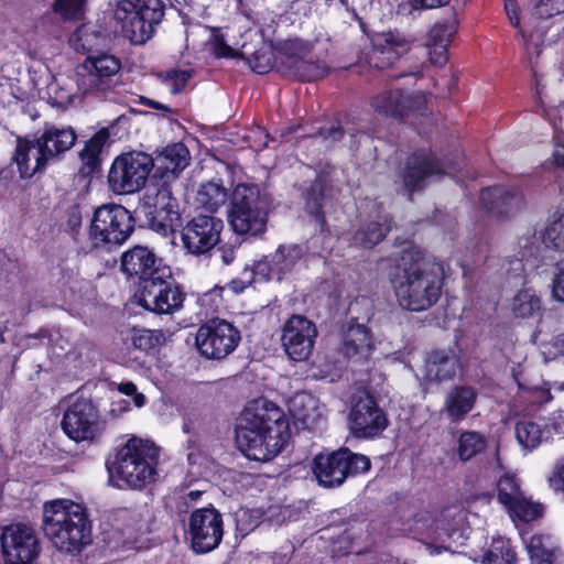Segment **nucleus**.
Segmentation results:
<instances>
[{"label":"nucleus","instance_id":"39448f33","mask_svg":"<svg viewBox=\"0 0 564 564\" xmlns=\"http://www.w3.org/2000/svg\"><path fill=\"white\" fill-rule=\"evenodd\" d=\"M159 448L149 440L131 436L119 448L112 471L121 484L141 489L155 480Z\"/></svg>","mask_w":564,"mask_h":564},{"label":"nucleus","instance_id":"e2e57ef3","mask_svg":"<svg viewBox=\"0 0 564 564\" xmlns=\"http://www.w3.org/2000/svg\"><path fill=\"white\" fill-rule=\"evenodd\" d=\"M552 163L557 166L564 169V137L556 135L554 142V149L552 151Z\"/></svg>","mask_w":564,"mask_h":564},{"label":"nucleus","instance_id":"423d86ee","mask_svg":"<svg viewBox=\"0 0 564 564\" xmlns=\"http://www.w3.org/2000/svg\"><path fill=\"white\" fill-rule=\"evenodd\" d=\"M164 10L162 0H120L113 10V19L122 36L140 45L153 36Z\"/></svg>","mask_w":564,"mask_h":564},{"label":"nucleus","instance_id":"69168bd1","mask_svg":"<svg viewBox=\"0 0 564 564\" xmlns=\"http://www.w3.org/2000/svg\"><path fill=\"white\" fill-rule=\"evenodd\" d=\"M448 0H411V4L414 9H433L444 6Z\"/></svg>","mask_w":564,"mask_h":564},{"label":"nucleus","instance_id":"e433bc0d","mask_svg":"<svg viewBox=\"0 0 564 564\" xmlns=\"http://www.w3.org/2000/svg\"><path fill=\"white\" fill-rule=\"evenodd\" d=\"M227 200L225 187L217 182L202 184L195 195L194 205L197 209L209 213L217 212Z\"/></svg>","mask_w":564,"mask_h":564},{"label":"nucleus","instance_id":"58836bf2","mask_svg":"<svg viewBox=\"0 0 564 564\" xmlns=\"http://www.w3.org/2000/svg\"><path fill=\"white\" fill-rule=\"evenodd\" d=\"M129 341L135 349L150 354L166 341V336L161 329H145L133 327L127 336Z\"/></svg>","mask_w":564,"mask_h":564},{"label":"nucleus","instance_id":"09e8293b","mask_svg":"<svg viewBox=\"0 0 564 564\" xmlns=\"http://www.w3.org/2000/svg\"><path fill=\"white\" fill-rule=\"evenodd\" d=\"M87 0H54L53 11L63 19H78L85 9Z\"/></svg>","mask_w":564,"mask_h":564},{"label":"nucleus","instance_id":"13d9d810","mask_svg":"<svg viewBox=\"0 0 564 564\" xmlns=\"http://www.w3.org/2000/svg\"><path fill=\"white\" fill-rule=\"evenodd\" d=\"M223 292L224 288L216 285L212 290L202 294L199 297L202 306H205L210 311H217L223 304Z\"/></svg>","mask_w":564,"mask_h":564},{"label":"nucleus","instance_id":"c9c22d12","mask_svg":"<svg viewBox=\"0 0 564 564\" xmlns=\"http://www.w3.org/2000/svg\"><path fill=\"white\" fill-rule=\"evenodd\" d=\"M531 564H563V554L550 536L533 535L527 542Z\"/></svg>","mask_w":564,"mask_h":564},{"label":"nucleus","instance_id":"4c0bfd02","mask_svg":"<svg viewBox=\"0 0 564 564\" xmlns=\"http://www.w3.org/2000/svg\"><path fill=\"white\" fill-rule=\"evenodd\" d=\"M386 216L378 215L375 220L362 225L354 235V242L364 248H372L379 243L389 231Z\"/></svg>","mask_w":564,"mask_h":564},{"label":"nucleus","instance_id":"7ed1b4c3","mask_svg":"<svg viewBox=\"0 0 564 564\" xmlns=\"http://www.w3.org/2000/svg\"><path fill=\"white\" fill-rule=\"evenodd\" d=\"M42 529L53 547L66 554L79 553L91 542L87 510L70 499H53L43 503Z\"/></svg>","mask_w":564,"mask_h":564},{"label":"nucleus","instance_id":"9d476101","mask_svg":"<svg viewBox=\"0 0 564 564\" xmlns=\"http://www.w3.org/2000/svg\"><path fill=\"white\" fill-rule=\"evenodd\" d=\"M61 425L64 433L74 442L90 444L102 435L106 422L91 400L79 398L68 405Z\"/></svg>","mask_w":564,"mask_h":564},{"label":"nucleus","instance_id":"f3484780","mask_svg":"<svg viewBox=\"0 0 564 564\" xmlns=\"http://www.w3.org/2000/svg\"><path fill=\"white\" fill-rule=\"evenodd\" d=\"M187 532L194 552H210L218 547L223 540V517L215 508L197 509L189 516Z\"/></svg>","mask_w":564,"mask_h":564},{"label":"nucleus","instance_id":"f257e3e1","mask_svg":"<svg viewBox=\"0 0 564 564\" xmlns=\"http://www.w3.org/2000/svg\"><path fill=\"white\" fill-rule=\"evenodd\" d=\"M288 440V421L272 403L256 401L241 413L236 443L248 458L270 460L282 451Z\"/></svg>","mask_w":564,"mask_h":564},{"label":"nucleus","instance_id":"ea45409f","mask_svg":"<svg viewBox=\"0 0 564 564\" xmlns=\"http://www.w3.org/2000/svg\"><path fill=\"white\" fill-rule=\"evenodd\" d=\"M542 238L547 248L564 251V210H556L549 217Z\"/></svg>","mask_w":564,"mask_h":564},{"label":"nucleus","instance_id":"7c9ffc66","mask_svg":"<svg viewBox=\"0 0 564 564\" xmlns=\"http://www.w3.org/2000/svg\"><path fill=\"white\" fill-rule=\"evenodd\" d=\"M477 391L473 387H454L445 397L444 409L452 422L462 421L474 408Z\"/></svg>","mask_w":564,"mask_h":564},{"label":"nucleus","instance_id":"20e7f679","mask_svg":"<svg viewBox=\"0 0 564 564\" xmlns=\"http://www.w3.org/2000/svg\"><path fill=\"white\" fill-rule=\"evenodd\" d=\"M411 530L432 542L426 544L431 554L454 552L469 535L467 511L459 507H449L442 510L436 518L427 511L420 512L413 518Z\"/></svg>","mask_w":564,"mask_h":564},{"label":"nucleus","instance_id":"0eeeda50","mask_svg":"<svg viewBox=\"0 0 564 564\" xmlns=\"http://www.w3.org/2000/svg\"><path fill=\"white\" fill-rule=\"evenodd\" d=\"M228 221L238 235L258 236L264 232L268 207L257 185L240 183L235 186L230 196Z\"/></svg>","mask_w":564,"mask_h":564},{"label":"nucleus","instance_id":"de8ad7c7","mask_svg":"<svg viewBox=\"0 0 564 564\" xmlns=\"http://www.w3.org/2000/svg\"><path fill=\"white\" fill-rule=\"evenodd\" d=\"M307 48L305 46L301 47V53L299 56H294L293 67L295 70L302 76L304 79L313 80L322 77L324 75V68L318 65L306 61Z\"/></svg>","mask_w":564,"mask_h":564},{"label":"nucleus","instance_id":"0e129e2a","mask_svg":"<svg viewBox=\"0 0 564 564\" xmlns=\"http://www.w3.org/2000/svg\"><path fill=\"white\" fill-rule=\"evenodd\" d=\"M535 239L533 236H522L518 239V247L520 248L519 254L521 259L531 257L534 254Z\"/></svg>","mask_w":564,"mask_h":564},{"label":"nucleus","instance_id":"338daca9","mask_svg":"<svg viewBox=\"0 0 564 564\" xmlns=\"http://www.w3.org/2000/svg\"><path fill=\"white\" fill-rule=\"evenodd\" d=\"M140 102L144 106H148L153 109H158V110L162 111L164 117H170L173 112L172 109L170 107H167L166 105L158 102V101L147 98V97H141Z\"/></svg>","mask_w":564,"mask_h":564},{"label":"nucleus","instance_id":"393cba45","mask_svg":"<svg viewBox=\"0 0 564 564\" xmlns=\"http://www.w3.org/2000/svg\"><path fill=\"white\" fill-rule=\"evenodd\" d=\"M480 203L491 213L509 216L521 210L525 205L522 193L502 186L485 188L480 192Z\"/></svg>","mask_w":564,"mask_h":564},{"label":"nucleus","instance_id":"603ef678","mask_svg":"<svg viewBox=\"0 0 564 564\" xmlns=\"http://www.w3.org/2000/svg\"><path fill=\"white\" fill-rule=\"evenodd\" d=\"M263 513L260 509H240L237 512L238 529L248 533L262 522Z\"/></svg>","mask_w":564,"mask_h":564},{"label":"nucleus","instance_id":"c756f323","mask_svg":"<svg viewBox=\"0 0 564 564\" xmlns=\"http://www.w3.org/2000/svg\"><path fill=\"white\" fill-rule=\"evenodd\" d=\"M509 311L513 318L529 321L540 318L543 313L542 296L532 286L518 290L511 297Z\"/></svg>","mask_w":564,"mask_h":564},{"label":"nucleus","instance_id":"4d7b16f0","mask_svg":"<svg viewBox=\"0 0 564 564\" xmlns=\"http://www.w3.org/2000/svg\"><path fill=\"white\" fill-rule=\"evenodd\" d=\"M550 288L552 300L564 303V260L558 263Z\"/></svg>","mask_w":564,"mask_h":564},{"label":"nucleus","instance_id":"4468645a","mask_svg":"<svg viewBox=\"0 0 564 564\" xmlns=\"http://www.w3.org/2000/svg\"><path fill=\"white\" fill-rule=\"evenodd\" d=\"M239 329L225 319H212L196 333V346L200 355L209 359H223L240 343Z\"/></svg>","mask_w":564,"mask_h":564},{"label":"nucleus","instance_id":"79ce46f5","mask_svg":"<svg viewBox=\"0 0 564 564\" xmlns=\"http://www.w3.org/2000/svg\"><path fill=\"white\" fill-rule=\"evenodd\" d=\"M105 39L96 25L83 24L72 35L70 43L77 51L89 52L102 45Z\"/></svg>","mask_w":564,"mask_h":564},{"label":"nucleus","instance_id":"8fccbe9b","mask_svg":"<svg viewBox=\"0 0 564 564\" xmlns=\"http://www.w3.org/2000/svg\"><path fill=\"white\" fill-rule=\"evenodd\" d=\"M108 139L107 132L100 131L97 132L93 138H90L84 149L80 152L82 159L89 165H94L97 162L98 155L102 150L106 141Z\"/></svg>","mask_w":564,"mask_h":564},{"label":"nucleus","instance_id":"6ab92c4d","mask_svg":"<svg viewBox=\"0 0 564 564\" xmlns=\"http://www.w3.org/2000/svg\"><path fill=\"white\" fill-rule=\"evenodd\" d=\"M119 69L120 62L112 55L89 56L77 67V87L83 94L104 90Z\"/></svg>","mask_w":564,"mask_h":564},{"label":"nucleus","instance_id":"6e6552de","mask_svg":"<svg viewBox=\"0 0 564 564\" xmlns=\"http://www.w3.org/2000/svg\"><path fill=\"white\" fill-rule=\"evenodd\" d=\"M370 465V459L367 456L341 448L333 453L316 455L312 462V471L319 485L337 487L349 475H359L368 471Z\"/></svg>","mask_w":564,"mask_h":564},{"label":"nucleus","instance_id":"473e14b6","mask_svg":"<svg viewBox=\"0 0 564 564\" xmlns=\"http://www.w3.org/2000/svg\"><path fill=\"white\" fill-rule=\"evenodd\" d=\"M343 351L351 358H367L372 351V340L362 324H349L343 335Z\"/></svg>","mask_w":564,"mask_h":564},{"label":"nucleus","instance_id":"b1692460","mask_svg":"<svg viewBox=\"0 0 564 564\" xmlns=\"http://www.w3.org/2000/svg\"><path fill=\"white\" fill-rule=\"evenodd\" d=\"M121 268L128 276L139 278L142 284L145 283V280L159 275V272L167 270L160 268L155 254L143 246H135L126 251L121 257Z\"/></svg>","mask_w":564,"mask_h":564},{"label":"nucleus","instance_id":"bb28decb","mask_svg":"<svg viewBox=\"0 0 564 564\" xmlns=\"http://www.w3.org/2000/svg\"><path fill=\"white\" fill-rule=\"evenodd\" d=\"M426 102L425 96L416 93L406 97L401 101V94L399 91H383L375 96L371 100L372 108L384 116L398 117L403 116L405 109L420 110Z\"/></svg>","mask_w":564,"mask_h":564},{"label":"nucleus","instance_id":"5701e85b","mask_svg":"<svg viewBox=\"0 0 564 564\" xmlns=\"http://www.w3.org/2000/svg\"><path fill=\"white\" fill-rule=\"evenodd\" d=\"M304 256L302 247L296 245L280 246L270 259H265L256 265L259 274L268 279L281 280L284 275L291 273L301 262Z\"/></svg>","mask_w":564,"mask_h":564},{"label":"nucleus","instance_id":"cd10ccee","mask_svg":"<svg viewBox=\"0 0 564 564\" xmlns=\"http://www.w3.org/2000/svg\"><path fill=\"white\" fill-rule=\"evenodd\" d=\"M440 173H442V169L435 156L421 152L409 158L403 182L409 189L414 191L422 187L426 178Z\"/></svg>","mask_w":564,"mask_h":564},{"label":"nucleus","instance_id":"2eb2a0df","mask_svg":"<svg viewBox=\"0 0 564 564\" xmlns=\"http://www.w3.org/2000/svg\"><path fill=\"white\" fill-rule=\"evenodd\" d=\"M144 205L149 208L150 227L166 237L182 227L177 199L173 196L170 185L148 189Z\"/></svg>","mask_w":564,"mask_h":564},{"label":"nucleus","instance_id":"4be33fe9","mask_svg":"<svg viewBox=\"0 0 564 564\" xmlns=\"http://www.w3.org/2000/svg\"><path fill=\"white\" fill-rule=\"evenodd\" d=\"M410 48V41L398 32L377 34L372 40V48L368 64L378 69L392 66Z\"/></svg>","mask_w":564,"mask_h":564},{"label":"nucleus","instance_id":"dca6fc26","mask_svg":"<svg viewBox=\"0 0 564 564\" xmlns=\"http://www.w3.org/2000/svg\"><path fill=\"white\" fill-rule=\"evenodd\" d=\"M316 325L303 315L288 318L281 332V345L286 357L295 362L306 361L314 350Z\"/></svg>","mask_w":564,"mask_h":564},{"label":"nucleus","instance_id":"f03ea898","mask_svg":"<svg viewBox=\"0 0 564 564\" xmlns=\"http://www.w3.org/2000/svg\"><path fill=\"white\" fill-rule=\"evenodd\" d=\"M388 275L399 305L405 310L425 311L434 305L441 295V265L421 259L413 250H403Z\"/></svg>","mask_w":564,"mask_h":564},{"label":"nucleus","instance_id":"412c9836","mask_svg":"<svg viewBox=\"0 0 564 564\" xmlns=\"http://www.w3.org/2000/svg\"><path fill=\"white\" fill-rule=\"evenodd\" d=\"M460 368L459 357L453 349L435 348L425 354L424 362L416 377L441 383L454 379Z\"/></svg>","mask_w":564,"mask_h":564},{"label":"nucleus","instance_id":"5fc2aeb1","mask_svg":"<svg viewBox=\"0 0 564 564\" xmlns=\"http://www.w3.org/2000/svg\"><path fill=\"white\" fill-rule=\"evenodd\" d=\"M540 350L546 362L564 355V332L554 336L551 340L541 344Z\"/></svg>","mask_w":564,"mask_h":564},{"label":"nucleus","instance_id":"aec40b11","mask_svg":"<svg viewBox=\"0 0 564 564\" xmlns=\"http://www.w3.org/2000/svg\"><path fill=\"white\" fill-rule=\"evenodd\" d=\"M388 420L377 402L369 398H361L351 408L349 426L357 437L371 438L384 431Z\"/></svg>","mask_w":564,"mask_h":564},{"label":"nucleus","instance_id":"37998d69","mask_svg":"<svg viewBox=\"0 0 564 564\" xmlns=\"http://www.w3.org/2000/svg\"><path fill=\"white\" fill-rule=\"evenodd\" d=\"M486 446L485 437L475 431H467L459 435L457 454L460 460L467 462L479 454Z\"/></svg>","mask_w":564,"mask_h":564},{"label":"nucleus","instance_id":"c03bdc74","mask_svg":"<svg viewBox=\"0 0 564 564\" xmlns=\"http://www.w3.org/2000/svg\"><path fill=\"white\" fill-rule=\"evenodd\" d=\"M513 521L530 522L540 518L543 513V506L527 498L525 495L518 502L507 508Z\"/></svg>","mask_w":564,"mask_h":564},{"label":"nucleus","instance_id":"6e6d98bb","mask_svg":"<svg viewBox=\"0 0 564 564\" xmlns=\"http://www.w3.org/2000/svg\"><path fill=\"white\" fill-rule=\"evenodd\" d=\"M564 12V0H540L534 9V14L546 19Z\"/></svg>","mask_w":564,"mask_h":564},{"label":"nucleus","instance_id":"2f4dec72","mask_svg":"<svg viewBox=\"0 0 564 564\" xmlns=\"http://www.w3.org/2000/svg\"><path fill=\"white\" fill-rule=\"evenodd\" d=\"M551 436V430L543 420L524 419L516 424V438L528 452L539 447Z\"/></svg>","mask_w":564,"mask_h":564},{"label":"nucleus","instance_id":"1a4fd4ad","mask_svg":"<svg viewBox=\"0 0 564 564\" xmlns=\"http://www.w3.org/2000/svg\"><path fill=\"white\" fill-rule=\"evenodd\" d=\"M154 167L153 158L142 151H131L117 156L108 173L109 188L115 194H133L147 183Z\"/></svg>","mask_w":564,"mask_h":564},{"label":"nucleus","instance_id":"bf43d9fd","mask_svg":"<svg viewBox=\"0 0 564 564\" xmlns=\"http://www.w3.org/2000/svg\"><path fill=\"white\" fill-rule=\"evenodd\" d=\"M118 391L124 395L132 397L137 408H142L145 404L144 394L138 392L137 386L130 381L119 383Z\"/></svg>","mask_w":564,"mask_h":564},{"label":"nucleus","instance_id":"9b49d317","mask_svg":"<svg viewBox=\"0 0 564 564\" xmlns=\"http://www.w3.org/2000/svg\"><path fill=\"white\" fill-rule=\"evenodd\" d=\"M134 229L131 213L118 204H105L94 212L89 235L96 242L121 245Z\"/></svg>","mask_w":564,"mask_h":564},{"label":"nucleus","instance_id":"052dcab7","mask_svg":"<svg viewBox=\"0 0 564 564\" xmlns=\"http://www.w3.org/2000/svg\"><path fill=\"white\" fill-rule=\"evenodd\" d=\"M254 273H257L256 269L254 270H250L248 268H246L242 272V276L241 278H238V279H235L232 280L229 284H228V288L234 292V293H241L243 292V290L250 285L253 281V275Z\"/></svg>","mask_w":564,"mask_h":564},{"label":"nucleus","instance_id":"a18cd8bd","mask_svg":"<svg viewBox=\"0 0 564 564\" xmlns=\"http://www.w3.org/2000/svg\"><path fill=\"white\" fill-rule=\"evenodd\" d=\"M497 492L498 501L506 508L518 502L524 496L517 479L510 475L500 477L497 484Z\"/></svg>","mask_w":564,"mask_h":564},{"label":"nucleus","instance_id":"f8f14e48","mask_svg":"<svg viewBox=\"0 0 564 564\" xmlns=\"http://www.w3.org/2000/svg\"><path fill=\"white\" fill-rule=\"evenodd\" d=\"M183 301L184 294L173 283L169 269L159 272L155 278L145 280L137 294V303L156 314H173L182 307Z\"/></svg>","mask_w":564,"mask_h":564},{"label":"nucleus","instance_id":"680f3d73","mask_svg":"<svg viewBox=\"0 0 564 564\" xmlns=\"http://www.w3.org/2000/svg\"><path fill=\"white\" fill-rule=\"evenodd\" d=\"M430 54V61L436 66H443L447 62V46L432 45L426 43Z\"/></svg>","mask_w":564,"mask_h":564},{"label":"nucleus","instance_id":"774afa93","mask_svg":"<svg viewBox=\"0 0 564 564\" xmlns=\"http://www.w3.org/2000/svg\"><path fill=\"white\" fill-rule=\"evenodd\" d=\"M505 9H506V13H507L511 24L514 25L516 28H518L520 22H519V18H518V13H517V6H516L514 0H506Z\"/></svg>","mask_w":564,"mask_h":564},{"label":"nucleus","instance_id":"ddd939ff","mask_svg":"<svg viewBox=\"0 0 564 564\" xmlns=\"http://www.w3.org/2000/svg\"><path fill=\"white\" fill-rule=\"evenodd\" d=\"M0 545L4 564H33L41 550L37 533L23 523L3 527Z\"/></svg>","mask_w":564,"mask_h":564},{"label":"nucleus","instance_id":"c85d7f7f","mask_svg":"<svg viewBox=\"0 0 564 564\" xmlns=\"http://www.w3.org/2000/svg\"><path fill=\"white\" fill-rule=\"evenodd\" d=\"M289 411L295 421L312 429L323 417L324 406L315 395L299 392L290 399Z\"/></svg>","mask_w":564,"mask_h":564},{"label":"nucleus","instance_id":"72a5a7b5","mask_svg":"<svg viewBox=\"0 0 564 564\" xmlns=\"http://www.w3.org/2000/svg\"><path fill=\"white\" fill-rule=\"evenodd\" d=\"M189 151L181 142L165 147L154 160V166L162 174L175 175L183 171L189 163Z\"/></svg>","mask_w":564,"mask_h":564},{"label":"nucleus","instance_id":"f704fd0d","mask_svg":"<svg viewBox=\"0 0 564 564\" xmlns=\"http://www.w3.org/2000/svg\"><path fill=\"white\" fill-rule=\"evenodd\" d=\"M37 140L47 159L51 160L68 151L74 145L76 135L72 128L52 127L46 129Z\"/></svg>","mask_w":564,"mask_h":564},{"label":"nucleus","instance_id":"3c124183","mask_svg":"<svg viewBox=\"0 0 564 564\" xmlns=\"http://www.w3.org/2000/svg\"><path fill=\"white\" fill-rule=\"evenodd\" d=\"M209 45L217 57L236 58L240 56V52L237 48L227 44L224 34L219 30H212Z\"/></svg>","mask_w":564,"mask_h":564},{"label":"nucleus","instance_id":"864d4df0","mask_svg":"<svg viewBox=\"0 0 564 564\" xmlns=\"http://www.w3.org/2000/svg\"><path fill=\"white\" fill-rule=\"evenodd\" d=\"M192 73L189 70H171L162 76L163 83L167 86L171 94H178L187 84Z\"/></svg>","mask_w":564,"mask_h":564},{"label":"nucleus","instance_id":"a19ab883","mask_svg":"<svg viewBox=\"0 0 564 564\" xmlns=\"http://www.w3.org/2000/svg\"><path fill=\"white\" fill-rule=\"evenodd\" d=\"M516 562L517 556L510 541L502 536L492 538L482 564H516Z\"/></svg>","mask_w":564,"mask_h":564},{"label":"nucleus","instance_id":"a211bd4d","mask_svg":"<svg viewBox=\"0 0 564 564\" xmlns=\"http://www.w3.org/2000/svg\"><path fill=\"white\" fill-rule=\"evenodd\" d=\"M223 228L224 223L220 218L197 215L182 229L183 246L191 254H206L219 242Z\"/></svg>","mask_w":564,"mask_h":564},{"label":"nucleus","instance_id":"a878e982","mask_svg":"<svg viewBox=\"0 0 564 564\" xmlns=\"http://www.w3.org/2000/svg\"><path fill=\"white\" fill-rule=\"evenodd\" d=\"M13 161L21 178H30L44 167L48 159L37 139H18Z\"/></svg>","mask_w":564,"mask_h":564},{"label":"nucleus","instance_id":"49530a36","mask_svg":"<svg viewBox=\"0 0 564 564\" xmlns=\"http://www.w3.org/2000/svg\"><path fill=\"white\" fill-rule=\"evenodd\" d=\"M456 32L457 25L455 21L435 23L429 32L426 43L448 46Z\"/></svg>","mask_w":564,"mask_h":564}]
</instances>
